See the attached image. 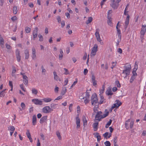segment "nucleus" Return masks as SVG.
Returning a JSON list of instances; mask_svg holds the SVG:
<instances>
[{"mask_svg":"<svg viewBox=\"0 0 146 146\" xmlns=\"http://www.w3.org/2000/svg\"><path fill=\"white\" fill-rule=\"evenodd\" d=\"M98 46L96 44L94 45L92 49V50L91 54V56H94L96 54V52L98 51Z\"/></svg>","mask_w":146,"mask_h":146,"instance_id":"nucleus-5","label":"nucleus"},{"mask_svg":"<svg viewBox=\"0 0 146 146\" xmlns=\"http://www.w3.org/2000/svg\"><path fill=\"white\" fill-rule=\"evenodd\" d=\"M65 15L69 19L70 18V15L69 13H65Z\"/></svg>","mask_w":146,"mask_h":146,"instance_id":"nucleus-64","label":"nucleus"},{"mask_svg":"<svg viewBox=\"0 0 146 146\" xmlns=\"http://www.w3.org/2000/svg\"><path fill=\"white\" fill-rule=\"evenodd\" d=\"M41 68L42 70V73H45L46 72V70L44 67L43 65H42L41 66Z\"/></svg>","mask_w":146,"mask_h":146,"instance_id":"nucleus-50","label":"nucleus"},{"mask_svg":"<svg viewBox=\"0 0 146 146\" xmlns=\"http://www.w3.org/2000/svg\"><path fill=\"white\" fill-rule=\"evenodd\" d=\"M76 80L73 83V84L72 85V86H71V87H70V88H72V87L74 86L77 82V79H76Z\"/></svg>","mask_w":146,"mask_h":146,"instance_id":"nucleus-51","label":"nucleus"},{"mask_svg":"<svg viewBox=\"0 0 146 146\" xmlns=\"http://www.w3.org/2000/svg\"><path fill=\"white\" fill-rule=\"evenodd\" d=\"M115 84L116 85H117V87L119 88L121 86L120 84L119 83V82L117 80L115 81Z\"/></svg>","mask_w":146,"mask_h":146,"instance_id":"nucleus-43","label":"nucleus"},{"mask_svg":"<svg viewBox=\"0 0 146 146\" xmlns=\"http://www.w3.org/2000/svg\"><path fill=\"white\" fill-rule=\"evenodd\" d=\"M91 79L93 86H95L97 84V81L96 80L95 77L94 76L93 74L92 75Z\"/></svg>","mask_w":146,"mask_h":146,"instance_id":"nucleus-19","label":"nucleus"},{"mask_svg":"<svg viewBox=\"0 0 146 146\" xmlns=\"http://www.w3.org/2000/svg\"><path fill=\"white\" fill-rule=\"evenodd\" d=\"M106 0H102V1H101L100 5L102 8V6L104 5V2H106Z\"/></svg>","mask_w":146,"mask_h":146,"instance_id":"nucleus-53","label":"nucleus"},{"mask_svg":"<svg viewBox=\"0 0 146 146\" xmlns=\"http://www.w3.org/2000/svg\"><path fill=\"white\" fill-rule=\"evenodd\" d=\"M32 93L35 95H36L38 93V91L35 88H33L32 90Z\"/></svg>","mask_w":146,"mask_h":146,"instance_id":"nucleus-34","label":"nucleus"},{"mask_svg":"<svg viewBox=\"0 0 146 146\" xmlns=\"http://www.w3.org/2000/svg\"><path fill=\"white\" fill-rule=\"evenodd\" d=\"M136 76H132L130 80V82L131 83H132L133 82L134 79H135L136 78Z\"/></svg>","mask_w":146,"mask_h":146,"instance_id":"nucleus-39","label":"nucleus"},{"mask_svg":"<svg viewBox=\"0 0 146 146\" xmlns=\"http://www.w3.org/2000/svg\"><path fill=\"white\" fill-rule=\"evenodd\" d=\"M66 91L67 89L66 87L63 88L61 92V94L62 96L64 95L66 92Z\"/></svg>","mask_w":146,"mask_h":146,"instance_id":"nucleus-29","label":"nucleus"},{"mask_svg":"<svg viewBox=\"0 0 146 146\" xmlns=\"http://www.w3.org/2000/svg\"><path fill=\"white\" fill-rule=\"evenodd\" d=\"M17 6H14L13 8V13L14 14H16L17 13Z\"/></svg>","mask_w":146,"mask_h":146,"instance_id":"nucleus-31","label":"nucleus"},{"mask_svg":"<svg viewBox=\"0 0 146 146\" xmlns=\"http://www.w3.org/2000/svg\"><path fill=\"white\" fill-rule=\"evenodd\" d=\"M108 25L111 26H112V18L110 17L109 16H108Z\"/></svg>","mask_w":146,"mask_h":146,"instance_id":"nucleus-21","label":"nucleus"},{"mask_svg":"<svg viewBox=\"0 0 146 146\" xmlns=\"http://www.w3.org/2000/svg\"><path fill=\"white\" fill-rule=\"evenodd\" d=\"M130 128L132 129L133 126L134 124V121H131L130 123Z\"/></svg>","mask_w":146,"mask_h":146,"instance_id":"nucleus-46","label":"nucleus"},{"mask_svg":"<svg viewBox=\"0 0 146 146\" xmlns=\"http://www.w3.org/2000/svg\"><path fill=\"white\" fill-rule=\"evenodd\" d=\"M25 30L27 33H29L30 32L31 29L29 27H26L25 28Z\"/></svg>","mask_w":146,"mask_h":146,"instance_id":"nucleus-37","label":"nucleus"},{"mask_svg":"<svg viewBox=\"0 0 146 146\" xmlns=\"http://www.w3.org/2000/svg\"><path fill=\"white\" fill-rule=\"evenodd\" d=\"M121 40L120 39H118L116 42V46H117L119 44V42L121 41Z\"/></svg>","mask_w":146,"mask_h":146,"instance_id":"nucleus-59","label":"nucleus"},{"mask_svg":"<svg viewBox=\"0 0 146 146\" xmlns=\"http://www.w3.org/2000/svg\"><path fill=\"white\" fill-rule=\"evenodd\" d=\"M92 17H88V20L86 22V23L88 24L91 22L92 21Z\"/></svg>","mask_w":146,"mask_h":146,"instance_id":"nucleus-30","label":"nucleus"},{"mask_svg":"<svg viewBox=\"0 0 146 146\" xmlns=\"http://www.w3.org/2000/svg\"><path fill=\"white\" fill-rule=\"evenodd\" d=\"M56 135L58 137V139L60 140H61V137L60 135V133L58 131H57L56 132Z\"/></svg>","mask_w":146,"mask_h":146,"instance_id":"nucleus-38","label":"nucleus"},{"mask_svg":"<svg viewBox=\"0 0 146 146\" xmlns=\"http://www.w3.org/2000/svg\"><path fill=\"white\" fill-rule=\"evenodd\" d=\"M53 74L54 79L56 81L59 80V81H60V79H59V77L57 75L56 73L55 72H53Z\"/></svg>","mask_w":146,"mask_h":146,"instance_id":"nucleus-24","label":"nucleus"},{"mask_svg":"<svg viewBox=\"0 0 146 146\" xmlns=\"http://www.w3.org/2000/svg\"><path fill=\"white\" fill-rule=\"evenodd\" d=\"M73 104H70L69 106V109L70 111V112H71L72 111V106Z\"/></svg>","mask_w":146,"mask_h":146,"instance_id":"nucleus-55","label":"nucleus"},{"mask_svg":"<svg viewBox=\"0 0 146 146\" xmlns=\"http://www.w3.org/2000/svg\"><path fill=\"white\" fill-rule=\"evenodd\" d=\"M38 29L37 27H36L33 30V39L35 40L38 35Z\"/></svg>","mask_w":146,"mask_h":146,"instance_id":"nucleus-10","label":"nucleus"},{"mask_svg":"<svg viewBox=\"0 0 146 146\" xmlns=\"http://www.w3.org/2000/svg\"><path fill=\"white\" fill-rule=\"evenodd\" d=\"M38 37L39 38V40L40 41H42L43 40V37L40 34H39L38 35Z\"/></svg>","mask_w":146,"mask_h":146,"instance_id":"nucleus-44","label":"nucleus"},{"mask_svg":"<svg viewBox=\"0 0 146 146\" xmlns=\"http://www.w3.org/2000/svg\"><path fill=\"white\" fill-rule=\"evenodd\" d=\"M40 136L43 140H44V136L43 134L42 133H40Z\"/></svg>","mask_w":146,"mask_h":146,"instance_id":"nucleus-63","label":"nucleus"},{"mask_svg":"<svg viewBox=\"0 0 146 146\" xmlns=\"http://www.w3.org/2000/svg\"><path fill=\"white\" fill-rule=\"evenodd\" d=\"M128 12V11H124V15H127V17L126 18L125 23V29H126L127 28V26L129 24V15L127 14Z\"/></svg>","mask_w":146,"mask_h":146,"instance_id":"nucleus-4","label":"nucleus"},{"mask_svg":"<svg viewBox=\"0 0 146 146\" xmlns=\"http://www.w3.org/2000/svg\"><path fill=\"white\" fill-rule=\"evenodd\" d=\"M88 72V70L87 69H85L84 70V74L85 75H86Z\"/></svg>","mask_w":146,"mask_h":146,"instance_id":"nucleus-56","label":"nucleus"},{"mask_svg":"<svg viewBox=\"0 0 146 146\" xmlns=\"http://www.w3.org/2000/svg\"><path fill=\"white\" fill-rule=\"evenodd\" d=\"M0 42L1 47L2 48H3V45L4 44V41L3 38L1 37L0 38Z\"/></svg>","mask_w":146,"mask_h":146,"instance_id":"nucleus-28","label":"nucleus"},{"mask_svg":"<svg viewBox=\"0 0 146 146\" xmlns=\"http://www.w3.org/2000/svg\"><path fill=\"white\" fill-rule=\"evenodd\" d=\"M32 123L34 125H35L36 123V117L35 115H34L33 116Z\"/></svg>","mask_w":146,"mask_h":146,"instance_id":"nucleus-20","label":"nucleus"},{"mask_svg":"<svg viewBox=\"0 0 146 146\" xmlns=\"http://www.w3.org/2000/svg\"><path fill=\"white\" fill-rule=\"evenodd\" d=\"M141 35H140V38L142 39H141V41H142V40L143 39V37L144 36V35L145 34V33H141Z\"/></svg>","mask_w":146,"mask_h":146,"instance_id":"nucleus-49","label":"nucleus"},{"mask_svg":"<svg viewBox=\"0 0 146 146\" xmlns=\"http://www.w3.org/2000/svg\"><path fill=\"white\" fill-rule=\"evenodd\" d=\"M82 120L83 122V126L84 127H86L87 125V121L85 116L83 115L82 117Z\"/></svg>","mask_w":146,"mask_h":146,"instance_id":"nucleus-16","label":"nucleus"},{"mask_svg":"<svg viewBox=\"0 0 146 146\" xmlns=\"http://www.w3.org/2000/svg\"><path fill=\"white\" fill-rule=\"evenodd\" d=\"M76 123L77 125L76 128L78 129L80 128V119L79 117V114L77 115V116L76 117Z\"/></svg>","mask_w":146,"mask_h":146,"instance_id":"nucleus-11","label":"nucleus"},{"mask_svg":"<svg viewBox=\"0 0 146 146\" xmlns=\"http://www.w3.org/2000/svg\"><path fill=\"white\" fill-rule=\"evenodd\" d=\"M111 6L114 9H117L119 5V4L116 2L115 3L114 0H111Z\"/></svg>","mask_w":146,"mask_h":146,"instance_id":"nucleus-8","label":"nucleus"},{"mask_svg":"<svg viewBox=\"0 0 146 146\" xmlns=\"http://www.w3.org/2000/svg\"><path fill=\"white\" fill-rule=\"evenodd\" d=\"M99 123L98 122H96L94 123L93 124V127L94 128V131H97L98 129Z\"/></svg>","mask_w":146,"mask_h":146,"instance_id":"nucleus-18","label":"nucleus"},{"mask_svg":"<svg viewBox=\"0 0 146 146\" xmlns=\"http://www.w3.org/2000/svg\"><path fill=\"white\" fill-rule=\"evenodd\" d=\"M130 119H128L125 122V128L128 129L129 128V127L128 126V125L130 122Z\"/></svg>","mask_w":146,"mask_h":146,"instance_id":"nucleus-26","label":"nucleus"},{"mask_svg":"<svg viewBox=\"0 0 146 146\" xmlns=\"http://www.w3.org/2000/svg\"><path fill=\"white\" fill-rule=\"evenodd\" d=\"M80 111V107L79 106H78L77 107V112L78 113H79Z\"/></svg>","mask_w":146,"mask_h":146,"instance_id":"nucleus-57","label":"nucleus"},{"mask_svg":"<svg viewBox=\"0 0 146 146\" xmlns=\"http://www.w3.org/2000/svg\"><path fill=\"white\" fill-rule=\"evenodd\" d=\"M62 98V96H59L58 97H57L54 100V101L56 100H58L60 99H61Z\"/></svg>","mask_w":146,"mask_h":146,"instance_id":"nucleus-61","label":"nucleus"},{"mask_svg":"<svg viewBox=\"0 0 146 146\" xmlns=\"http://www.w3.org/2000/svg\"><path fill=\"white\" fill-rule=\"evenodd\" d=\"M57 104H52L50 105V107L52 109H55L56 108V105H57Z\"/></svg>","mask_w":146,"mask_h":146,"instance_id":"nucleus-40","label":"nucleus"},{"mask_svg":"<svg viewBox=\"0 0 146 146\" xmlns=\"http://www.w3.org/2000/svg\"><path fill=\"white\" fill-rule=\"evenodd\" d=\"M117 137L116 136H115L113 140V144L114 145H116V143L117 142Z\"/></svg>","mask_w":146,"mask_h":146,"instance_id":"nucleus-45","label":"nucleus"},{"mask_svg":"<svg viewBox=\"0 0 146 146\" xmlns=\"http://www.w3.org/2000/svg\"><path fill=\"white\" fill-rule=\"evenodd\" d=\"M91 102L93 106L96 105L98 103L97 96L95 93L93 94L91 97Z\"/></svg>","mask_w":146,"mask_h":146,"instance_id":"nucleus-2","label":"nucleus"},{"mask_svg":"<svg viewBox=\"0 0 146 146\" xmlns=\"http://www.w3.org/2000/svg\"><path fill=\"white\" fill-rule=\"evenodd\" d=\"M21 74L23 75V82L25 85H27L28 83V77L25 75V74L21 72Z\"/></svg>","mask_w":146,"mask_h":146,"instance_id":"nucleus-7","label":"nucleus"},{"mask_svg":"<svg viewBox=\"0 0 146 146\" xmlns=\"http://www.w3.org/2000/svg\"><path fill=\"white\" fill-rule=\"evenodd\" d=\"M16 72V70L15 67H13V71L12 74Z\"/></svg>","mask_w":146,"mask_h":146,"instance_id":"nucleus-62","label":"nucleus"},{"mask_svg":"<svg viewBox=\"0 0 146 146\" xmlns=\"http://www.w3.org/2000/svg\"><path fill=\"white\" fill-rule=\"evenodd\" d=\"M26 135L28 137V138L29 139L30 141L31 142H33V139L31 137V135L30 133L29 132V130H27V131L26 133Z\"/></svg>","mask_w":146,"mask_h":146,"instance_id":"nucleus-15","label":"nucleus"},{"mask_svg":"<svg viewBox=\"0 0 146 146\" xmlns=\"http://www.w3.org/2000/svg\"><path fill=\"white\" fill-rule=\"evenodd\" d=\"M43 101L46 102H50L52 100V99L50 98H45L43 99Z\"/></svg>","mask_w":146,"mask_h":146,"instance_id":"nucleus-35","label":"nucleus"},{"mask_svg":"<svg viewBox=\"0 0 146 146\" xmlns=\"http://www.w3.org/2000/svg\"><path fill=\"white\" fill-rule=\"evenodd\" d=\"M96 32L95 33V35L97 41L99 42L101 44H103V42L100 38V35L99 34V29H96Z\"/></svg>","mask_w":146,"mask_h":146,"instance_id":"nucleus-3","label":"nucleus"},{"mask_svg":"<svg viewBox=\"0 0 146 146\" xmlns=\"http://www.w3.org/2000/svg\"><path fill=\"white\" fill-rule=\"evenodd\" d=\"M32 58L35 60V59H36V50L34 47L32 48Z\"/></svg>","mask_w":146,"mask_h":146,"instance_id":"nucleus-13","label":"nucleus"},{"mask_svg":"<svg viewBox=\"0 0 146 146\" xmlns=\"http://www.w3.org/2000/svg\"><path fill=\"white\" fill-rule=\"evenodd\" d=\"M105 113L103 115H102V117H101V118H103L106 117L109 114V112L108 111L107 109H106L105 110Z\"/></svg>","mask_w":146,"mask_h":146,"instance_id":"nucleus-23","label":"nucleus"},{"mask_svg":"<svg viewBox=\"0 0 146 146\" xmlns=\"http://www.w3.org/2000/svg\"><path fill=\"white\" fill-rule=\"evenodd\" d=\"M20 87H21V89L24 92H25V90L24 89L23 87V84H21L20 85Z\"/></svg>","mask_w":146,"mask_h":146,"instance_id":"nucleus-54","label":"nucleus"},{"mask_svg":"<svg viewBox=\"0 0 146 146\" xmlns=\"http://www.w3.org/2000/svg\"><path fill=\"white\" fill-rule=\"evenodd\" d=\"M53 110L49 106H46L44 107L42 109V111L44 113H49Z\"/></svg>","mask_w":146,"mask_h":146,"instance_id":"nucleus-6","label":"nucleus"},{"mask_svg":"<svg viewBox=\"0 0 146 146\" xmlns=\"http://www.w3.org/2000/svg\"><path fill=\"white\" fill-rule=\"evenodd\" d=\"M98 135V136H97V137L96 138H97V141H100L101 139V136L100 135Z\"/></svg>","mask_w":146,"mask_h":146,"instance_id":"nucleus-60","label":"nucleus"},{"mask_svg":"<svg viewBox=\"0 0 146 146\" xmlns=\"http://www.w3.org/2000/svg\"><path fill=\"white\" fill-rule=\"evenodd\" d=\"M64 70L65 71V72L64 73V74L65 75L69 74V72L68 71L67 69L66 68H64Z\"/></svg>","mask_w":146,"mask_h":146,"instance_id":"nucleus-48","label":"nucleus"},{"mask_svg":"<svg viewBox=\"0 0 146 146\" xmlns=\"http://www.w3.org/2000/svg\"><path fill=\"white\" fill-rule=\"evenodd\" d=\"M102 112L101 111L98 112L96 115L95 116V119H96L97 118H99L100 117H102L101 114H102Z\"/></svg>","mask_w":146,"mask_h":146,"instance_id":"nucleus-25","label":"nucleus"},{"mask_svg":"<svg viewBox=\"0 0 146 146\" xmlns=\"http://www.w3.org/2000/svg\"><path fill=\"white\" fill-rule=\"evenodd\" d=\"M8 129L12 131H14L15 130V128L13 126H12L9 127Z\"/></svg>","mask_w":146,"mask_h":146,"instance_id":"nucleus-42","label":"nucleus"},{"mask_svg":"<svg viewBox=\"0 0 146 146\" xmlns=\"http://www.w3.org/2000/svg\"><path fill=\"white\" fill-rule=\"evenodd\" d=\"M106 94L108 96H111L113 93L112 92L111 89L110 88H109L106 90Z\"/></svg>","mask_w":146,"mask_h":146,"instance_id":"nucleus-17","label":"nucleus"},{"mask_svg":"<svg viewBox=\"0 0 146 146\" xmlns=\"http://www.w3.org/2000/svg\"><path fill=\"white\" fill-rule=\"evenodd\" d=\"M124 70L123 71L122 74H125L126 76L124 77V78H126L127 76L129 75L130 73V71L131 69V64L126 65L123 67Z\"/></svg>","mask_w":146,"mask_h":146,"instance_id":"nucleus-1","label":"nucleus"},{"mask_svg":"<svg viewBox=\"0 0 146 146\" xmlns=\"http://www.w3.org/2000/svg\"><path fill=\"white\" fill-rule=\"evenodd\" d=\"M6 89L4 90L1 92L0 93V97H3L5 96V91Z\"/></svg>","mask_w":146,"mask_h":146,"instance_id":"nucleus-36","label":"nucleus"},{"mask_svg":"<svg viewBox=\"0 0 146 146\" xmlns=\"http://www.w3.org/2000/svg\"><path fill=\"white\" fill-rule=\"evenodd\" d=\"M88 90H87L86 92V96L85 97H84L82 98V99H84L86 98V99H88L89 98L90 96V94L89 93L87 92Z\"/></svg>","mask_w":146,"mask_h":146,"instance_id":"nucleus-33","label":"nucleus"},{"mask_svg":"<svg viewBox=\"0 0 146 146\" xmlns=\"http://www.w3.org/2000/svg\"><path fill=\"white\" fill-rule=\"evenodd\" d=\"M29 52L27 49H26L25 51V59H28L29 57Z\"/></svg>","mask_w":146,"mask_h":146,"instance_id":"nucleus-22","label":"nucleus"},{"mask_svg":"<svg viewBox=\"0 0 146 146\" xmlns=\"http://www.w3.org/2000/svg\"><path fill=\"white\" fill-rule=\"evenodd\" d=\"M106 146H110L111 143L109 141H106L104 143Z\"/></svg>","mask_w":146,"mask_h":146,"instance_id":"nucleus-41","label":"nucleus"},{"mask_svg":"<svg viewBox=\"0 0 146 146\" xmlns=\"http://www.w3.org/2000/svg\"><path fill=\"white\" fill-rule=\"evenodd\" d=\"M33 102L35 104L41 105H42V101L38 99H33L32 100Z\"/></svg>","mask_w":146,"mask_h":146,"instance_id":"nucleus-9","label":"nucleus"},{"mask_svg":"<svg viewBox=\"0 0 146 146\" xmlns=\"http://www.w3.org/2000/svg\"><path fill=\"white\" fill-rule=\"evenodd\" d=\"M15 53L17 60L18 62H19L21 60V56L20 55V51L18 49L16 50Z\"/></svg>","mask_w":146,"mask_h":146,"instance_id":"nucleus-12","label":"nucleus"},{"mask_svg":"<svg viewBox=\"0 0 146 146\" xmlns=\"http://www.w3.org/2000/svg\"><path fill=\"white\" fill-rule=\"evenodd\" d=\"M17 19V17L16 16H14L11 18V20L12 21H15Z\"/></svg>","mask_w":146,"mask_h":146,"instance_id":"nucleus-52","label":"nucleus"},{"mask_svg":"<svg viewBox=\"0 0 146 146\" xmlns=\"http://www.w3.org/2000/svg\"><path fill=\"white\" fill-rule=\"evenodd\" d=\"M118 104V105H116V104H113V105L112 106V108L114 109L115 108H117L119 106H120L121 105L122 103L121 102H120Z\"/></svg>","mask_w":146,"mask_h":146,"instance_id":"nucleus-32","label":"nucleus"},{"mask_svg":"<svg viewBox=\"0 0 146 146\" xmlns=\"http://www.w3.org/2000/svg\"><path fill=\"white\" fill-rule=\"evenodd\" d=\"M146 31V27H145L143 25H142V28L141 31V33H145Z\"/></svg>","mask_w":146,"mask_h":146,"instance_id":"nucleus-27","label":"nucleus"},{"mask_svg":"<svg viewBox=\"0 0 146 146\" xmlns=\"http://www.w3.org/2000/svg\"><path fill=\"white\" fill-rule=\"evenodd\" d=\"M21 106L23 110H24L25 108V104L23 102L21 103Z\"/></svg>","mask_w":146,"mask_h":146,"instance_id":"nucleus-47","label":"nucleus"},{"mask_svg":"<svg viewBox=\"0 0 146 146\" xmlns=\"http://www.w3.org/2000/svg\"><path fill=\"white\" fill-rule=\"evenodd\" d=\"M47 116H44L41 118L40 120V123L42 124L44 122H45L47 119Z\"/></svg>","mask_w":146,"mask_h":146,"instance_id":"nucleus-14","label":"nucleus"},{"mask_svg":"<svg viewBox=\"0 0 146 146\" xmlns=\"http://www.w3.org/2000/svg\"><path fill=\"white\" fill-rule=\"evenodd\" d=\"M118 36L119 38V39H121V33H117Z\"/></svg>","mask_w":146,"mask_h":146,"instance_id":"nucleus-58","label":"nucleus"}]
</instances>
